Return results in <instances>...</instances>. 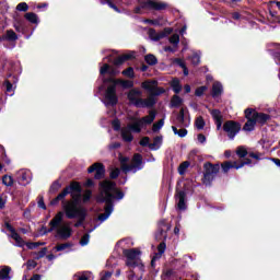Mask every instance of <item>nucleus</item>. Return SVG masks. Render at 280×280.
<instances>
[{
  "label": "nucleus",
  "mask_w": 280,
  "mask_h": 280,
  "mask_svg": "<svg viewBox=\"0 0 280 280\" xmlns=\"http://www.w3.org/2000/svg\"><path fill=\"white\" fill-rule=\"evenodd\" d=\"M5 229L11 233V235L16 233V230L10 223H5Z\"/></svg>",
  "instance_id": "obj_56"
},
{
  "label": "nucleus",
  "mask_w": 280,
  "mask_h": 280,
  "mask_svg": "<svg viewBox=\"0 0 280 280\" xmlns=\"http://www.w3.org/2000/svg\"><path fill=\"white\" fill-rule=\"evenodd\" d=\"M182 104H183V98H180V96L174 95L172 97L171 106H173L174 108H178V106H182Z\"/></svg>",
  "instance_id": "obj_35"
},
{
  "label": "nucleus",
  "mask_w": 280,
  "mask_h": 280,
  "mask_svg": "<svg viewBox=\"0 0 280 280\" xmlns=\"http://www.w3.org/2000/svg\"><path fill=\"white\" fill-rule=\"evenodd\" d=\"M71 244L69 243H63V244H59L55 247V250L60 252V250H67V248H70Z\"/></svg>",
  "instance_id": "obj_49"
},
{
  "label": "nucleus",
  "mask_w": 280,
  "mask_h": 280,
  "mask_svg": "<svg viewBox=\"0 0 280 280\" xmlns=\"http://www.w3.org/2000/svg\"><path fill=\"white\" fill-rule=\"evenodd\" d=\"M203 167H205L203 183L205 185H211V182L213 180V178H215V176L218 175V172H220V165L206 163Z\"/></svg>",
  "instance_id": "obj_8"
},
{
  "label": "nucleus",
  "mask_w": 280,
  "mask_h": 280,
  "mask_svg": "<svg viewBox=\"0 0 280 280\" xmlns=\"http://www.w3.org/2000/svg\"><path fill=\"white\" fill-rule=\"evenodd\" d=\"M140 7L144 10H165L167 3L159 0H143L140 2Z\"/></svg>",
  "instance_id": "obj_12"
},
{
  "label": "nucleus",
  "mask_w": 280,
  "mask_h": 280,
  "mask_svg": "<svg viewBox=\"0 0 280 280\" xmlns=\"http://www.w3.org/2000/svg\"><path fill=\"white\" fill-rule=\"evenodd\" d=\"M58 189H60V183L55 182V183L51 185V190H52V191H58Z\"/></svg>",
  "instance_id": "obj_64"
},
{
  "label": "nucleus",
  "mask_w": 280,
  "mask_h": 280,
  "mask_svg": "<svg viewBox=\"0 0 280 280\" xmlns=\"http://www.w3.org/2000/svg\"><path fill=\"white\" fill-rule=\"evenodd\" d=\"M78 280H92L93 275L90 271H83L81 273H78L77 276Z\"/></svg>",
  "instance_id": "obj_34"
},
{
  "label": "nucleus",
  "mask_w": 280,
  "mask_h": 280,
  "mask_svg": "<svg viewBox=\"0 0 280 280\" xmlns=\"http://www.w3.org/2000/svg\"><path fill=\"white\" fill-rule=\"evenodd\" d=\"M114 198H118V200H121V198H124V192L117 189L115 183L110 180L102 182L97 202H105V213L98 215V220L101 222L108 220L109 215L113 213Z\"/></svg>",
  "instance_id": "obj_1"
},
{
  "label": "nucleus",
  "mask_w": 280,
  "mask_h": 280,
  "mask_svg": "<svg viewBox=\"0 0 280 280\" xmlns=\"http://www.w3.org/2000/svg\"><path fill=\"white\" fill-rule=\"evenodd\" d=\"M10 267L4 266V267H0V279L5 280V279H10Z\"/></svg>",
  "instance_id": "obj_33"
},
{
  "label": "nucleus",
  "mask_w": 280,
  "mask_h": 280,
  "mask_svg": "<svg viewBox=\"0 0 280 280\" xmlns=\"http://www.w3.org/2000/svg\"><path fill=\"white\" fill-rule=\"evenodd\" d=\"M195 126L198 130H202V128H205V119H202V117H198L195 121Z\"/></svg>",
  "instance_id": "obj_47"
},
{
  "label": "nucleus",
  "mask_w": 280,
  "mask_h": 280,
  "mask_svg": "<svg viewBox=\"0 0 280 280\" xmlns=\"http://www.w3.org/2000/svg\"><path fill=\"white\" fill-rule=\"evenodd\" d=\"M164 124H165V121L163 119H161L158 122L153 124V127H152L153 132H159V130L163 128Z\"/></svg>",
  "instance_id": "obj_45"
},
{
  "label": "nucleus",
  "mask_w": 280,
  "mask_h": 280,
  "mask_svg": "<svg viewBox=\"0 0 280 280\" xmlns=\"http://www.w3.org/2000/svg\"><path fill=\"white\" fill-rule=\"evenodd\" d=\"M158 250H159V254L155 257H153L152 264H154V261H156V259H159V257H161V255H163V253H165V243H161L158 246Z\"/></svg>",
  "instance_id": "obj_39"
},
{
  "label": "nucleus",
  "mask_w": 280,
  "mask_h": 280,
  "mask_svg": "<svg viewBox=\"0 0 280 280\" xmlns=\"http://www.w3.org/2000/svg\"><path fill=\"white\" fill-rule=\"evenodd\" d=\"M27 270H34L36 268V260H28L26 262Z\"/></svg>",
  "instance_id": "obj_54"
},
{
  "label": "nucleus",
  "mask_w": 280,
  "mask_h": 280,
  "mask_svg": "<svg viewBox=\"0 0 280 280\" xmlns=\"http://www.w3.org/2000/svg\"><path fill=\"white\" fill-rule=\"evenodd\" d=\"M19 37L16 36V33H14V31L12 30L7 31V34H5L7 40H16Z\"/></svg>",
  "instance_id": "obj_43"
},
{
  "label": "nucleus",
  "mask_w": 280,
  "mask_h": 280,
  "mask_svg": "<svg viewBox=\"0 0 280 280\" xmlns=\"http://www.w3.org/2000/svg\"><path fill=\"white\" fill-rule=\"evenodd\" d=\"M131 124L127 125L129 129L133 132H141V128H143V122H141V118H131Z\"/></svg>",
  "instance_id": "obj_18"
},
{
  "label": "nucleus",
  "mask_w": 280,
  "mask_h": 280,
  "mask_svg": "<svg viewBox=\"0 0 280 280\" xmlns=\"http://www.w3.org/2000/svg\"><path fill=\"white\" fill-rule=\"evenodd\" d=\"M122 75H125V78H135V69H132V67L127 68L122 71Z\"/></svg>",
  "instance_id": "obj_44"
},
{
  "label": "nucleus",
  "mask_w": 280,
  "mask_h": 280,
  "mask_svg": "<svg viewBox=\"0 0 280 280\" xmlns=\"http://www.w3.org/2000/svg\"><path fill=\"white\" fill-rule=\"evenodd\" d=\"M4 86L8 93H12L13 89H12V83H10V81H5Z\"/></svg>",
  "instance_id": "obj_61"
},
{
  "label": "nucleus",
  "mask_w": 280,
  "mask_h": 280,
  "mask_svg": "<svg viewBox=\"0 0 280 280\" xmlns=\"http://www.w3.org/2000/svg\"><path fill=\"white\" fill-rule=\"evenodd\" d=\"M25 246L30 248L31 250H34V248H38V246H43V243H26Z\"/></svg>",
  "instance_id": "obj_53"
},
{
  "label": "nucleus",
  "mask_w": 280,
  "mask_h": 280,
  "mask_svg": "<svg viewBox=\"0 0 280 280\" xmlns=\"http://www.w3.org/2000/svg\"><path fill=\"white\" fill-rule=\"evenodd\" d=\"M154 119H156V112L150 110L148 116L140 118V121L142 122V126H150Z\"/></svg>",
  "instance_id": "obj_19"
},
{
  "label": "nucleus",
  "mask_w": 280,
  "mask_h": 280,
  "mask_svg": "<svg viewBox=\"0 0 280 280\" xmlns=\"http://www.w3.org/2000/svg\"><path fill=\"white\" fill-rule=\"evenodd\" d=\"M177 124H179L184 128H187V126H189V122L185 121V109L179 110V114L177 116Z\"/></svg>",
  "instance_id": "obj_29"
},
{
  "label": "nucleus",
  "mask_w": 280,
  "mask_h": 280,
  "mask_svg": "<svg viewBox=\"0 0 280 280\" xmlns=\"http://www.w3.org/2000/svg\"><path fill=\"white\" fill-rule=\"evenodd\" d=\"M149 144H150V138L149 137H144V138L141 139L140 145L145 147V145H149Z\"/></svg>",
  "instance_id": "obj_59"
},
{
  "label": "nucleus",
  "mask_w": 280,
  "mask_h": 280,
  "mask_svg": "<svg viewBox=\"0 0 280 280\" xmlns=\"http://www.w3.org/2000/svg\"><path fill=\"white\" fill-rule=\"evenodd\" d=\"M144 60L148 65H156V57L154 55H147Z\"/></svg>",
  "instance_id": "obj_46"
},
{
  "label": "nucleus",
  "mask_w": 280,
  "mask_h": 280,
  "mask_svg": "<svg viewBox=\"0 0 280 280\" xmlns=\"http://www.w3.org/2000/svg\"><path fill=\"white\" fill-rule=\"evenodd\" d=\"M105 73H109V75H117V73H119V71H117L114 68H110V66H108L107 63H105L102 68H101V75H104Z\"/></svg>",
  "instance_id": "obj_23"
},
{
  "label": "nucleus",
  "mask_w": 280,
  "mask_h": 280,
  "mask_svg": "<svg viewBox=\"0 0 280 280\" xmlns=\"http://www.w3.org/2000/svg\"><path fill=\"white\" fill-rule=\"evenodd\" d=\"M120 167L125 174H128V172H137L138 170H141V165L143 163V156L141 154L136 153L131 160V163H128V158L120 155Z\"/></svg>",
  "instance_id": "obj_6"
},
{
  "label": "nucleus",
  "mask_w": 280,
  "mask_h": 280,
  "mask_svg": "<svg viewBox=\"0 0 280 280\" xmlns=\"http://www.w3.org/2000/svg\"><path fill=\"white\" fill-rule=\"evenodd\" d=\"M63 211L66 213V218L69 220L77 219L78 221L74 223V226L78 229L82 226V222L86 219V210L82 207H75L73 202L63 206Z\"/></svg>",
  "instance_id": "obj_5"
},
{
  "label": "nucleus",
  "mask_w": 280,
  "mask_h": 280,
  "mask_svg": "<svg viewBox=\"0 0 280 280\" xmlns=\"http://www.w3.org/2000/svg\"><path fill=\"white\" fill-rule=\"evenodd\" d=\"M156 81H144L142 83V89H145L150 93L149 97H154V95H161L163 93V90L156 88Z\"/></svg>",
  "instance_id": "obj_13"
},
{
  "label": "nucleus",
  "mask_w": 280,
  "mask_h": 280,
  "mask_svg": "<svg viewBox=\"0 0 280 280\" xmlns=\"http://www.w3.org/2000/svg\"><path fill=\"white\" fill-rule=\"evenodd\" d=\"M19 175L23 183H28L32 180V173H30V171L22 170L19 172Z\"/></svg>",
  "instance_id": "obj_28"
},
{
  "label": "nucleus",
  "mask_w": 280,
  "mask_h": 280,
  "mask_svg": "<svg viewBox=\"0 0 280 280\" xmlns=\"http://www.w3.org/2000/svg\"><path fill=\"white\" fill-rule=\"evenodd\" d=\"M248 113H250V108L245 109V117L247 119V124L244 125L243 130H246L247 132H250L252 130H255V118L248 117Z\"/></svg>",
  "instance_id": "obj_16"
},
{
  "label": "nucleus",
  "mask_w": 280,
  "mask_h": 280,
  "mask_svg": "<svg viewBox=\"0 0 280 280\" xmlns=\"http://www.w3.org/2000/svg\"><path fill=\"white\" fill-rule=\"evenodd\" d=\"M90 240H91V235H89V234L83 235L80 241L81 246H86V244H89Z\"/></svg>",
  "instance_id": "obj_51"
},
{
  "label": "nucleus",
  "mask_w": 280,
  "mask_h": 280,
  "mask_svg": "<svg viewBox=\"0 0 280 280\" xmlns=\"http://www.w3.org/2000/svg\"><path fill=\"white\" fill-rule=\"evenodd\" d=\"M163 141V138L161 137H155L153 140V143L149 144V148L151 150H156L159 148V145H161V142Z\"/></svg>",
  "instance_id": "obj_40"
},
{
  "label": "nucleus",
  "mask_w": 280,
  "mask_h": 280,
  "mask_svg": "<svg viewBox=\"0 0 280 280\" xmlns=\"http://www.w3.org/2000/svg\"><path fill=\"white\" fill-rule=\"evenodd\" d=\"M197 140L199 141V143H205V141H207V137H205V135L199 133L197 136Z\"/></svg>",
  "instance_id": "obj_63"
},
{
  "label": "nucleus",
  "mask_w": 280,
  "mask_h": 280,
  "mask_svg": "<svg viewBox=\"0 0 280 280\" xmlns=\"http://www.w3.org/2000/svg\"><path fill=\"white\" fill-rule=\"evenodd\" d=\"M223 130L224 132H226L229 139H235V136L237 135V132L242 130V126H240V124L233 120H229L224 122Z\"/></svg>",
  "instance_id": "obj_11"
},
{
  "label": "nucleus",
  "mask_w": 280,
  "mask_h": 280,
  "mask_svg": "<svg viewBox=\"0 0 280 280\" xmlns=\"http://www.w3.org/2000/svg\"><path fill=\"white\" fill-rule=\"evenodd\" d=\"M222 94V84L220 82H214L212 85V95L213 97H218V95Z\"/></svg>",
  "instance_id": "obj_31"
},
{
  "label": "nucleus",
  "mask_w": 280,
  "mask_h": 280,
  "mask_svg": "<svg viewBox=\"0 0 280 280\" xmlns=\"http://www.w3.org/2000/svg\"><path fill=\"white\" fill-rule=\"evenodd\" d=\"M109 82L112 84L107 88L105 97L108 104H110L112 106H115V104H117V92H116L117 84H120L122 89H132V86H135V83L129 80L109 79Z\"/></svg>",
  "instance_id": "obj_4"
},
{
  "label": "nucleus",
  "mask_w": 280,
  "mask_h": 280,
  "mask_svg": "<svg viewBox=\"0 0 280 280\" xmlns=\"http://www.w3.org/2000/svg\"><path fill=\"white\" fill-rule=\"evenodd\" d=\"M170 43H172V45H178V43H180V36H178V34H174L170 37Z\"/></svg>",
  "instance_id": "obj_50"
},
{
  "label": "nucleus",
  "mask_w": 280,
  "mask_h": 280,
  "mask_svg": "<svg viewBox=\"0 0 280 280\" xmlns=\"http://www.w3.org/2000/svg\"><path fill=\"white\" fill-rule=\"evenodd\" d=\"M127 97L130 104H132L137 108H152V106L156 104L154 96L143 98V92H141V90L139 89L130 90L127 94Z\"/></svg>",
  "instance_id": "obj_3"
},
{
  "label": "nucleus",
  "mask_w": 280,
  "mask_h": 280,
  "mask_svg": "<svg viewBox=\"0 0 280 280\" xmlns=\"http://www.w3.org/2000/svg\"><path fill=\"white\" fill-rule=\"evenodd\" d=\"M171 86L174 93H179L180 91H183V85H180V81L178 79H173L171 82Z\"/></svg>",
  "instance_id": "obj_32"
},
{
  "label": "nucleus",
  "mask_w": 280,
  "mask_h": 280,
  "mask_svg": "<svg viewBox=\"0 0 280 280\" xmlns=\"http://www.w3.org/2000/svg\"><path fill=\"white\" fill-rule=\"evenodd\" d=\"M124 255L127 257V266H129V268H135L140 261L139 257L141 256V250L137 248L125 249Z\"/></svg>",
  "instance_id": "obj_9"
},
{
  "label": "nucleus",
  "mask_w": 280,
  "mask_h": 280,
  "mask_svg": "<svg viewBox=\"0 0 280 280\" xmlns=\"http://www.w3.org/2000/svg\"><path fill=\"white\" fill-rule=\"evenodd\" d=\"M16 10H19V12H27V10H30V7L25 2H21L16 5Z\"/></svg>",
  "instance_id": "obj_48"
},
{
  "label": "nucleus",
  "mask_w": 280,
  "mask_h": 280,
  "mask_svg": "<svg viewBox=\"0 0 280 280\" xmlns=\"http://www.w3.org/2000/svg\"><path fill=\"white\" fill-rule=\"evenodd\" d=\"M2 183L5 185V187H12V185H14V178H12V176L4 175L2 177Z\"/></svg>",
  "instance_id": "obj_37"
},
{
  "label": "nucleus",
  "mask_w": 280,
  "mask_h": 280,
  "mask_svg": "<svg viewBox=\"0 0 280 280\" xmlns=\"http://www.w3.org/2000/svg\"><path fill=\"white\" fill-rule=\"evenodd\" d=\"M172 130H173L174 135H177L178 137H187V129H185V128L178 129L173 126Z\"/></svg>",
  "instance_id": "obj_38"
},
{
  "label": "nucleus",
  "mask_w": 280,
  "mask_h": 280,
  "mask_svg": "<svg viewBox=\"0 0 280 280\" xmlns=\"http://www.w3.org/2000/svg\"><path fill=\"white\" fill-rule=\"evenodd\" d=\"M190 60L195 67L200 65V54L194 52L192 56L190 57Z\"/></svg>",
  "instance_id": "obj_42"
},
{
  "label": "nucleus",
  "mask_w": 280,
  "mask_h": 280,
  "mask_svg": "<svg viewBox=\"0 0 280 280\" xmlns=\"http://www.w3.org/2000/svg\"><path fill=\"white\" fill-rule=\"evenodd\" d=\"M160 235H156V240H165L167 237V231H170V225H167L165 222L160 223Z\"/></svg>",
  "instance_id": "obj_21"
},
{
  "label": "nucleus",
  "mask_w": 280,
  "mask_h": 280,
  "mask_svg": "<svg viewBox=\"0 0 280 280\" xmlns=\"http://www.w3.org/2000/svg\"><path fill=\"white\" fill-rule=\"evenodd\" d=\"M24 18L26 19V21H30V23H38V15H36V13H26Z\"/></svg>",
  "instance_id": "obj_36"
},
{
  "label": "nucleus",
  "mask_w": 280,
  "mask_h": 280,
  "mask_svg": "<svg viewBox=\"0 0 280 280\" xmlns=\"http://www.w3.org/2000/svg\"><path fill=\"white\" fill-rule=\"evenodd\" d=\"M205 91H207V86L197 88L195 95L197 97H201V95H205Z\"/></svg>",
  "instance_id": "obj_52"
},
{
  "label": "nucleus",
  "mask_w": 280,
  "mask_h": 280,
  "mask_svg": "<svg viewBox=\"0 0 280 280\" xmlns=\"http://www.w3.org/2000/svg\"><path fill=\"white\" fill-rule=\"evenodd\" d=\"M12 237V240H14L15 242V246H19L20 248H23V246H25V241L23 240V237H21V235L19 233H14L10 235Z\"/></svg>",
  "instance_id": "obj_26"
},
{
  "label": "nucleus",
  "mask_w": 280,
  "mask_h": 280,
  "mask_svg": "<svg viewBox=\"0 0 280 280\" xmlns=\"http://www.w3.org/2000/svg\"><path fill=\"white\" fill-rule=\"evenodd\" d=\"M89 174H93L95 172L94 177L100 180L104 178V174H106V170H104V164L102 163H94L92 166L88 170Z\"/></svg>",
  "instance_id": "obj_14"
},
{
  "label": "nucleus",
  "mask_w": 280,
  "mask_h": 280,
  "mask_svg": "<svg viewBox=\"0 0 280 280\" xmlns=\"http://www.w3.org/2000/svg\"><path fill=\"white\" fill-rule=\"evenodd\" d=\"M48 233H54L57 240H69L73 235L71 223L65 221V212H58L50 220Z\"/></svg>",
  "instance_id": "obj_2"
},
{
  "label": "nucleus",
  "mask_w": 280,
  "mask_h": 280,
  "mask_svg": "<svg viewBox=\"0 0 280 280\" xmlns=\"http://www.w3.org/2000/svg\"><path fill=\"white\" fill-rule=\"evenodd\" d=\"M236 154L241 159V161H246V156H248V151L244 147H238L236 149Z\"/></svg>",
  "instance_id": "obj_30"
},
{
  "label": "nucleus",
  "mask_w": 280,
  "mask_h": 280,
  "mask_svg": "<svg viewBox=\"0 0 280 280\" xmlns=\"http://www.w3.org/2000/svg\"><path fill=\"white\" fill-rule=\"evenodd\" d=\"M91 196H92L91 190H86V191L83 194V202H89V200H91Z\"/></svg>",
  "instance_id": "obj_55"
},
{
  "label": "nucleus",
  "mask_w": 280,
  "mask_h": 280,
  "mask_svg": "<svg viewBox=\"0 0 280 280\" xmlns=\"http://www.w3.org/2000/svg\"><path fill=\"white\" fill-rule=\"evenodd\" d=\"M130 130L132 129H129L128 126L121 129V137L124 141H127V142L132 141V132Z\"/></svg>",
  "instance_id": "obj_25"
},
{
  "label": "nucleus",
  "mask_w": 280,
  "mask_h": 280,
  "mask_svg": "<svg viewBox=\"0 0 280 280\" xmlns=\"http://www.w3.org/2000/svg\"><path fill=\"white\" fill-rule=\"evenodd\" d=\"M102 3H108L109 8H113V10H116V12H119L117 7H115V4H113V2H110V0H102Z\"/></svg>",
  "instance_id": "obj_62"
},
{
  "label": "nucleus",
  "mask_w": 280,
  "mask_h": 280,
  "mask_svg": "<svg viewBox=\"0 0 280 280\" xmlns=\"http://www.w3.org/2000/svg\"><path fill=\"white\" fill-rule=\"evenodd\" d=\"M174 65H178V67L185 69V61H183V59H174Z\"/></svg>",
  "instance_id": "obj_58"
},
{
  "label": "nucleus",
  "mask_w": 280,
  "mask_h": 280,
  "mask_svg": "<svg viewBox=\"0 0 280 280\" xmlns=\"http://www.w3.org/2000/svg\"><path fill=\"white\" fill-rule=\"evenodd\" d=\"M211 115L215 121L217 130H220L222 128V113H220L218 109H213Z\"/></svg>",
  "instance_id": "obj_20"
},
{
  "label": "nucleus",
  "mask_w": 280,
  "mask_h": 280,
  "mask_svg": "<svg viewBox=\"0 0 280 280\" xmlns=\"http://www.w3.org/2000/svg\"><path fill=\"white\" fill-rule=\"evenodd\" d=\"M250 160L226 161L221 164V167L226 174L229 170H242L244 165H250Z\"/></svg>",
  "instance_id": "obj_10"
},
{
  "label": "nucleus",
  "mask_w": 280,
  "mask_h": 280,
  "mask_svg": "<svg viewBox=\"0 0 280 280\" xmlns=\"http://www.w3.org/2000/svg\"><path fill=\"white\" fill-rule=\"evenodd\" d=\"M130 58H132V54L121 55L114 60V65H116V67H119L120 65H124L126 60H130Z\"/></svg>",
  "instance_id": "obj_24"
},
{
  "label": "nucleus",
  "mask_w": 280,
  "mask_h": 280,
  "mask_svg": "<svg viewBox=\"0 0 280 280\" xmlns=\"http://www.w3.org/2000/svg\"><path fill=\"white\" fill-rule=\"evenodd\" d=\"M188 167H189V162L188 161L183 162L178 167V174H180V176H183V174H185V172H187Z\"/></svg>",
  "instance_id": "obj_41"
},
{
  "label": "nucleus",
  "mask_w": 280,
  "mask_h": 280,
  "mask_svg": "<svg viewBox=\"0 0 280 280\" xmlns=\"http://www.w3.org/2000/svg\"><path fill=\"white\" fill-rule=\"evenodd\" d=\"M247 117H249L250 119H254L256 124H266L269 119L268 115L262 113H257V110L255 109H249V112H247Z\"/></svg>",
  "instance_id": "obj_15"
},
{
  "label": "nucleus",
  "mask_w": 280,
  "mask_h": 280,
  "mask_svg": "<svg viewBox=\"0 0 280 280\" xmlns=\"http://www.w3.org/2000/svg\"><path fill=\"white\" fill-rule=\"evenodd\" d=\"M119 176V168H114L110 172V178H117Z\"/></svg>",
  "instance_id": "obj_60"
},
{
  "label": "nucleus",
  "mask_w": 280,
  "mask_h": 280,
  "mask_svg": "<svg viewBox=\"0 0 280 280\" xmlns=\"http://www.w3.org/2000/svg\"><path fill=\"white\" fill-rule=\"evenodd\" d=\"M112 126L114 128V130H119V128H121V122H119V120H113Z\"/></svg>",
  "instance_id": "obj_57"
},
{
  "label": "nucleus",
  "mask_w": 280,
  "mask_h": 280,
  "mask_svg": "<svg viewBox=\"0 0 280 280\" xmlns=\"http://www.w3.org/2000/svg\"><path fill=\"white\" fill-rule=\"evenodd\" d=\"M149 36L151 40H161V38H165V33H158L154 30H150Z\"/></svg>",
  "instance_id": "obj_27"
},
{
  "label": "nucleus",
  "mask_w": 280,
  "mask_h": 280,
  "mask_svg": "<svg viewBox=\"0 0 280 280\" xmlns=\"http://www.w3.org/2000/svg\"><path fill=\"white\" fill-rule=\"evenodd\" d=\"M72 200L63 202V207H67V205L73 202L74 207H82L78 205L80 202V198H82V192H72Z\"/></svg>",
  "instance_id": "obj_22"
},
{
  "label": "nucleus",
  "mask_w": 280,
  "mask_h": 280,
  "mask_svg": "<svg viewBox=\"0 0 280 280\" xmlns=\"http://www.w3.org/2000/svg\"><path fill=\"white\" fill-rule=\"evenodd\" d=\"M71 191L81 194L82 187L80 186V183L72 182L70 184V187H66L61 194H59L55 199L51 200V205H58V202H60V200H65V197L69 196Z\"/></svg>",
  "instance_id": "obj_7"
},
{
  "label": "nucleus",
  "mask_w": 280,
  "mask_h": 280,
  "mask_svg": "<svg viewBox=\"0 0 280 280\" xmlns=\"http://www.w3.org/2000/svg\"><path fill=\"white\" fill-rule=\"evenodd\" d=\"M187 197V194H185V191L183 190H177L176 191V195H175V198L177 200V207L178 209H186V206H185V198Z\"/></svg>",
  "instance_id": "obj_17"
}]
</instances>
